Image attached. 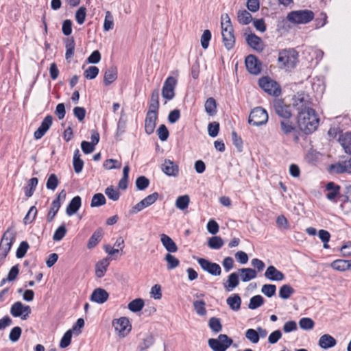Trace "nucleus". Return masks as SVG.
<instances>
[{"label":"nucleus","instance_id":"nucleus-33","mask_svg":"<svg viewBox=\"0 0 351 351\" xmlns=\"http://www.w3.org/2000/svg\"><path fill=\"white\" fill-rule=\"evenodd\" d=\"M227 304L232 311H237L241 308V298L237 293L228 297L226 300Z\"/></svg>","mask_w":351,"mask_h":351},{"label":"nucleus","instance_id":"nucleus-15","mask_svg":"<svg viewBox=\"0 0 351 351\" xmlns=\"http://www.w3.org/2000/svg\"><path fill=\"white\" fill-rule=\"evenodd\" d=\"M222 40L224 46L227 50L232 49L235 44V37L234 35V29L221 28Z\"/></svg>","mask_w":351,"mask_h":351},{"label":"nucleus","instance_id":"nucleus-1","mask_svg":"<svg viewBox=\"0 0 351 351\" xmlns=\"http://www.w3.org/2000/svg\"><path fill=\"white\" fill-rule=\"evenodd\" d=\"M319 119L313 108L298 112L297 117L298 126L300 131L308 135L315 132L319 125Z\"/></svg>","mask_w":351,"mask_h":351},{"label":"nucleus","instance_id":"nucleus-11","mask_svg":"<svg viewBox=\"0 0 351 351\" xmlns=\"http://www.w3.org/2000/svg\"><path fill=\"white\" fill-rule=\"evenodd\" d=\"M197 263L204 271L212 276H219L221 274V268L220 265L216 263H213L204 258H198Z\"/></svg>","mask_w":351,"mask_h":351},{"label":"nucleus","instance_id":"nucleus-43","mask_svg":"<svg viewBox=\"0 0 351 351\" xmlns=\"http://www.w3.org/2000/svg\"><path fill=\"white\" fill-rule=\"evenodd\" d=\"M238 21L243 25H248L252 20V16L247 10H239L238 12Z\"/></svg>","mask_w":351,"mask_h":351},{"label":"nucleus","instance_id":"nucleus-32","mask_svg":"<svg viewBox=\"0 0 351 351\" xmlns=\"http://www.w3.org/2000/svg\"><path fill=\"white\" fill-rule=\"evenodd\" d=\"M239 284V274L236 272H233L228 276L226 283H224V287L226 291H230L237 287Z\"/></svg>","mask_w":351,"mask_h":351},{"label":"nucleus","instance_id":"nucleus-59","mask_svg":"<svg viewBox=\"0 0 351 351\" xmlns=\"http://www.w3.org/2000/svg\"><path fill=\"white\" fill-rule=\"evenodd\" d=\"M29 247V245L27 241H22L16 250V256L18 258H23L25 256Z\"/></svg>","mask_w":351,"mask_h":351},{"label":"nucleus","instance_id":"nucleus-13","mask_svg":"<svg viewBox=\"0 0 351 351\" xmlns=\"http://www.w3.org/2000/svg\"><path fill=\"white\" fill-rule=\"evenodd\" d=\"M112 326L119 335L124 337L131 330V325L130 324L129 319L125 317H121L116 319L112 322Z\"/></svg>","mask_w":351,"mask_h":351},{"label":"nucleus","instance_id":"nucleus-55","mask_svg":"<svg viewBox=\"0 0 351 351\" xmlns=\"http://www.w3.org/2000/svg\"><path fill=\"white\" fill-rule=\"evenodd\" d=\"M149 180L144 176H141L136 180V186L139 191L146 189L149 186Z\"/></svg>","mask_w":351,"mask_h":351},{"label":"nucleus","instance_id":"nucleus-39","mask_svg":"<svg viewBox=\"0 0 351 351\" xmlns=\"http://www.w3.org/2000/svg\"><path fill=\"white\" fill-rule=\"evenodd\" d=\"M206 112L210 115L213 116L217 113V102L213 97H209L206 99L204 104Z\"/></svg>","mask_w":351,"mask_h":351},{"label":"nucleus","instance_id":"nucleus-14","mask_svg":"<svg viewBox=\"0 0 351 351\" xmlns=\"http://www.w3.org/2000/svg\"><path fill=\"white\" fill-rule=\"evenodd\" d=\"M53 123V117L51 115H47L41 122L40 125L34 132V137L38 140L41 138L45 133L49 130Z\"/></svg>","mask_w":351,"mask_h":351},{"label":"nucleus","instance_id":"nucleus-53","mask_svg":"<svg viewBox=\"0 0 351 351\" xmlns=\"http://www.w3.org/2000/svg\"><path fill=\"white\" fill-rule=\"evenodd\" d=\"M245 338L252 343H257L260 339V335L256 330L253 328L247 329L245 332Z\"/></svg>","mask_w":351,"mask_h":351},{"label":"nucleus","instance_id":"nucleus-19","mask_svg":"<svg viewBox=\"0 0 351 351\" xmlns=\"http://www.w3.org/2000/svg\"><path fill=\"white\" fill-rule=\"evenodd\" d=\"M280 128L284 135L289 136L292 132H295L298 128L295 123L291 121V118H288L280 121Z\"/></svg>","mask_w":351,"mask_h":351},{"label":"nucleus","instance_id":"nucleus-48","mask_svg":"<svg viewBox=\"0 0 351 351\" xmlns=\"http://www.w3.org/2000/svg\"><path fill=\"white\" fill-rule=\"evenodd\" d=\"M193 308L196 313L200 316H204L206 314V303L204 300L194 301Z\"/></svg>","mask_w":351,"mask_h":351},{"label":"nucleus","instance_id":"nucleus-16","mask_svg":"<svg viewBox=\"0 0 351 351\" xmlns=\"http://www.w3.org/2000/svg\"><path fill=\"white\" fill-rule=\"evenodd\" d=\"M162 171L168 176L176 177L179 173V167L173 161L165 159L161 166Z\"/></svg>","mask_w":351,"mask_h":351},{"label":"nucleus","instance_id":"nucleus-52","mask_svg":"<svg viewBox=\"0 0 351 351\" xmlns=\"http://www.w3.org/2000/svg\"><path fill=\"white\" fill-rule=\"evenodd\" d=\"M59 184V180L54 173L50 174L47 178L46 187L47 189L54 191Z\"/></svg>","mask_w":351,"mask_h":351},{"label":"nucleus","instance_id":"nucleus-8","mask_svg":"<svg viewBox=\"0 0 351 351\" xmlns=\"http://www.w3.org/2000/svg\"><path fill=\"white\" fill-rule=\"evenodd\" d=\"M298 60V53L294 49L283 50L279 53L278 62L288 69L295 67Z\"/></svg>","mask_w":351,"mask_h":351},{"label":"nucleus","instance_id":"nucleus-34","mask_svg":"<svg viewBox=\"0 0 351 351\" xmlns=\"http://www.w3.org/2000/svg\"><path fill=\"white\" fill-rule=\"evenodd\" d=\"M241 272V278L243 282H248L256 277L257 273L252 268H241L239 269Z\"/></svg>","mask_w":351,"mask_h":351},{"label":"nucleus","instance_id":"nucleus-44","mask_svg":"<svg viewBox=\"0 0 351 351\" xmlns=\"http://www.w3.org/2000/svg\"><path fill=\"white\" fill-rule=\"evenodd\" d=\"M223 240L218 236L213 237L208 241V247L213 250L220 249L223 245Z\"/></svg>","mask_w":351,"mask_h":351},{"label":"nucleus","instance_id":"nucleus-20","mask_svg":"<svg viewBox=\"0 0 351 351\" xmlns=\"http://www.w3.org/2000/svg\"><path fill=\"white\" fill-rule=\"evenodd\" d=\"M293 106L296 107L299 111L306 110V108H312L311 107V102L308 101V96H305L304 94L299 95L297 97L293 99Z\"/></svg>","mask_w":351,"mask_h":351},{"label":"nucleus","instance_id":"nucleus-64","mask_svg":"<svg viewBox=\"0 0 351 351\" xmlns=\"http://www.w3.org/2000/svg\"><path fill=\"white\" fill-rule=\"evenodd\" d=\"M99 71L98 67L90 66L84 71V75L88 80H93L97 76Z\"/></svg>","mask_w":351,"mask_h":351},{"label":"nucleus","instance_id":"nucleus-45","mask_svg":"<svg viewBox=\"0 0 351 351\" xmlns=\"http://www.w3.org/2000/svg\"><path fill=\"white\" fill-rule=\"evenodd\" d=\"M23 304L21 302H16L14 303L10 308V313L14 317L22 318L23 317Z\"/></svg>","mask_w":351,"mask_h":351},{"label":"nucleus","instance_id":"nucleus-46","mask_svg":"<svg viewBox=\"0 0 351 351\" xmlns=\"http://www.w3.org/2000/svg\"><path fill=\"white\" fill-rule=\"evenodd\" d=\"M190 202V198L188 195L179 196L176 201V206L183 210L188 208Z\"/></svg>","mask_w":351,"mask_h":351},{"label":"nucleus","instance_id":"nucleus-25","mask_svg":"<svg viewBox=\"0 0 351 351\" xmlns=\"http://www.w3.org/2000/svg\"><path fill=\"white\" fill-rule=\"evenodd\" d=\"M158 115H152L146 113L145 119V131L148 135L152 134L155 130Z\"/></svg>","mask_w":351,"mask_h":351},{"label":"nucleus","instance_id":"nucleus-41","mask_svg":"<svg viewBox=\"0 0 351 351\" xmlns=\"http://www.w3.org/2000/svg\"><path fill=\"white\" fill-rule=\"evenodd\" d=\"M144 300L141 298H136L128 304V308L134 313L139 312L144 306Z\"/></svg>","mask_w":351,"mask_h":351},{"label":"nucleus","instance_id":"nucleus-22","mask_svg":"<svg viewBox=\"0 0 351 351\" xmlns=\"http://www.w3.org/2000/svg\"><path fill=\"white\" fill-rule=\"evenodd\" d=\"M118 76L117 68L114 66H110L104 73V83L106 86H109L113 83Z\"/></svg>","mask_w":351,"mask_h":351},{"label":"nucleus","instance_id":"nucleus-27","mask_svg":"<svg viewBox=\"0 0 351 351\" xmlns=\"http://www.w3.org/2000/svg\"><path fill=\"white\" fill-rule=\"evenodd\" d=\"M104 236V230L98 228L91 235L87 243V248L92 249L95 247L101 240Z\"/></svg>","mask_w":351,"mask_h":351},{"label":"nucleus","instance_id":"nucleus-49","mask_svg":"<svg viewBox=\"0 0 351 351\" xmlns=\"http://www.w3.org/2000/svg\"><path fill=\"white\" fill-rule=\"evenodd\" d=\"M37 213H38V211H37L36 206H31L30 208L29 209L27 213L26 214V215L25 216V217L23 219V223L25 225L32 223L34 221V219L36 217Z\"/></svg>","mask_w":351,"mask_h":351},{"label":"nucleus","instance_id":"nucleus-31","mask_svg":"<svg viewBox=\"0 0 351 351\" xmlns=\"http://www.w3.org/2000/svg\"><path fill=\"white\" fill-rule=\"evenodd\" d=\"M66 53L65 58L66 60L71 59L74 55L75 43L73 37H69L64 39Z\"/></svg>","mask_w":351,"mask_h":351},{"label":"nucleus","instance_id":"nucleus-63","mask_svg":"<svg viewBox=\"0 0 351 351\" xmlns=\"http://www.w3.org/2000/svg\"><path fill=\"white\" fill-rule=\"evenodd\" d=\"M231 134L233 145L236 147L238 152H241L243 150V144L242 138L237 134L235 131H232Z\"/></svg>","mask_w":351,"mask_h":351},{"label":"nucleus","instance_id":"nucleus-3","mask_svg":"<svg viewBox=\"0 0 351 351\" xmlns=\"http://www.w3.org/2000/svg\"><path fill=\"white\" fill-rule=\"evenodd\" d=\"M315 14L310 10H300L290 12L287 19L293 24H306L313 20Z\"/></svg>","mask_w":351,"mask_h":351},{"label":"nucleus","instance_id":"nucleus-62","mask_svg":"<svg viewBox=\"0 0 351 351\" xmlns=\"http://www.w3.org/2000/svg\"><path fill=\"white\" fill-rule=\"evenodd\" d=\"M72 339V330H67L62 337L60 342V347L61 348H65L68 347L71 342Z\"/></svg>","mask_w":351,"mask_h":351},{"label":"nucleus","instance_id":"nucleus-2","mask_svg":"<svg viewBox=\"0 0 351 351\" xmlns=\"http://www.w3.org/2000/svg\"><path fill=\"white\" fill-rule=\"evenodd\" d=\"M338 141L345 152L351 155V132H341L339 134ZM328 171L331 173H335L337 174L343 173H351V158L348 160L330 165Z\"/></svg>","mask_w":351,"mask_h":351},{"label":"nucleus","instance_id":"nucleus-18","mask_svg":"<svg viewBox=\"0 0 351 351\" xmlns=\"http://www.w3.org/2000/svg\"><path fill=\"white\" fill-rule=\"evenodd\" d=\"M247 44L254 50L261 52L264 49V45L261 38L255 34H250L246 37Z\"/></svg>","mask_w":351,"mask_h":351},{"label":"nucleus","instance_id":"nucleus-42","mask_svg":"<svg viewBox=\"0 0 351 351\" xmlns=\"http://www.w3.org/2000/svg\"><path fill=\"white\" fill-rule=\"evenodd\" d=\"M164 259L167 263V268L169 270L173 269L180 265V261L171 254L167 253Z\"/></svg>","mask_w":351,"mask_h":351},{"label":"nucleus","instance_id":"nucleus-6","mask_svg":"<svg viewBox=\"0 0 351 351\" xmlns=\"http://www.w3.org/2000/svg\"><path fill=\"white\" fill-rule=\"evenodd\" d=\"M268 121V114L262 107H256L250 112L248 123L254 126L265 125Z\"/></svg>","mask_w":351,"mask_h":351},{"label":"nucleus","instance_id":"nucleus-7","mask_svg":"<svg viewBox=\"0 0 351 351\" xmlns=\"http://www.w3.org/2000/svg\"><path fill=\"white\" fill-rule=\"evenodd\" d=\"M16 237L14 226L9 227L3 233L0 242V251L9 253Z\"/></svg>","mask_w":351,"mask_h":351},{"label":"nucleus","instance_id":"nucleus-30","mask_svg":"<svg viewBox=\"0 0 351 351\" xmlns=\"http://www.w3.org/2000/svg\"><path fill=\"white\" fill-rule=\"evenodd\" d=\"M330 266L335 270L339 271H345L348 269L351 270V262L347 260H335L331 263Z\"/></svg>","mask_w":351,"mask_h":351},{"label":"nucleus","instance_id":"nucleus-36","mask_svg":"<svg viewBox=\"0 0 351 351\" xmlns=\"http://www.w3.org/2000/svg\"><path fill=\"white\" fill-rule=\"evenodd\" d=\"M73 165L76 173H80L84 167V161L80 158V153L77 149L74 152Z\"/></svg>","mask_w":351,"mask_h":351},{"label":"nucleus","instance_id":"nucleus-10","mask_svg":"<svg viewBox=\"0 0 351 351\" xmlns=\"http://www.w3.org/2000/svg\"><path fill=\"white\" fill-rule=\"evenodd\" d=\"M247 71L252 75H257L261 73L262 62L253 54L248 55L245 60Z\"/></svg>","mask_w":351,"mask_h":351},{"label":"nucleus","instance_id":"nucleus-23","mask_svg":"<svg viewBox=\"0 0 351 351\" xmlns=\"http://www.w3.org/2000/svg\"><path fill=\"white\" fill-rule=\"evenodd\" d=\"M82 205V199L79 195L75 196L69 203L66 208V213L68 216H71L75 214Z\"/></svg>","mask_w":351,"mask_h":351},{"label":"nucleus","instance_id":"nucleus-28","mask_svg":"<svg viewBox=\"0 0 351 351\" xmlns=\"http://www.w3.org/2000/svg\"><path fill=\"white\" fill-rule=\"evenodd\" d=\"M326 189L329 191L326 197L329 200H334L339 195L341 186L333 182H329L326 185Z\"/></svg>","mask_w":351,"mask_h":351},{"label":"nucleus","instance_id":"nucleus-9","mask_svg":"<svg viewBox=\"0 0 351 351\" xmlns=\"http://www.w3.org/2000/svg\"><path fill=\"white\" fill-rule=\"evenodd\" d=\"M273 107L276 114L282 119L291 118L292 112L291 106L287 105L284 100L275 99L273 102Z\"/></svg>","mask_w":351,"mask_h":351},{"label":"nucleus","instance_id":"nucleus-56","mask_svg":"<svg viewBox=\"0 0 351 351\" xmlns=\"http://www.w3.org/2000/svg\"><path fill=\"white\" fill-rule=\"evenodd\" d=\"M67 230L65 227L64 223L60 226L55 231L53 235V240L55 241H59L62 240L66 235Z\"/></svg>","mask_w":351,"mask_h":351},{"label":"nucleus","instance_id":"nucleus-61","mask_svg":"<svg viewBox=\"0 0 351 351\" xmlns=\"http://www.w3.org/2000/svg\"><path fill=\"white\" fill-rule=\"evenodd\" d=\"M103 166L105 169L108 170L120 169L121 167V162L115 159H107L104 162Z\"/></svg>","mask_w":351,"mask_h":351},{"label":"nucleus","instance_id":"nucleus-4","mask_svg":"<svg viewBox=\"0 0 351 351\" xmlns=\"http://www.w3.org/2000/svg\"><path fill=\"white\" fill-rule=\"evenodd\" d=\"M258 86L269 95L278 97L282 92L280 84L269 76H263L258 81Z\"/></svg>","mask_w":351,"mask_h":351},{"label":"nucleus","instance_id":"nucleus-57","mask_svg":"<svg viewBox=\"0 0 351 351\" xmlns=\"http://www.w3.org/2000/svg\"><path fill=\"white\" fill-rule=\"evenodd\" d=\"M276 286L271 284H265L262 287L261 292L268 298H271L276 294Z\"/></svg>","mask_w":351,"mask_h":351},{"label":"nucleus","instance_id":"nucleus-5","mask_svg":"<svg viewBox=\"0 0 351 351\" xmlns=\"http://www.w3.org/2000/svg\"><path fill=\"white\" fill-rule=\"evenodd\" d=\"M232 343L233 340L225 334H220L217 338H210L208 341L213 351H226Z\"/></svg>","mask_w":351,"mask_h":351},{"label":"nucleus","instance_id":"nucleus-60","mask_svg":"<svg viewBox=\"0 0 351 351\" xmlns=\"http://www.w3.org/2000/svg\"><path fill=\"white\" fill-rule=\"evenodd\" d=\"M156 133L159 139L162 141H167L169 136V130L165 124H161L158 127V130H156Z\"/></svg>","mask_w":351,"mask_h":351},{"label":"nucleus","instance_id":"nucleus-38","mask_svg":"<svg viewBox=\"0 0 351 351\" xmlns=\"http://www.w3.org/2000/svg\"><path fill=\"white\" fill-rule=\"evenodd\" d=\"M295 292V289L290 285L285 284L280 287L279 289V297L283 300H287Z\"/></svg>","mask_w":351,"mask_h":351},{"label":"nucleus","instance_id":"nucleus-24","mask_svg":"<svg viewBox=\"0 0 351 351\" xmlns=\"http://www.w3.org/2000/svg\"><path fill=\"white\" fill-rule=\"evenodd\" d=\"M160 241L166 250L169 253H174L178 251V246L173 239L165 234L160 235Z\"/></svg>","mask_w":351,"mask_h":351},{"label":"nucleus","instance_id":"nucleus-40","mask_svg":"<svg viewBox=\"0 0 351 351\" xmlns=\"http://www.w3.org/2000/svg\"><path fill=\"white\" fill-rule=\"evenodd\" d=\"M264 302L265 299L262 295H254L250 298V303L248 304V308L252 310L256 309L261 306Z\"/></svg>","mask_w":351,"mask_h":351},{"label":"nucleus","instance_id":"nucleus-26","mask_svg":"<svg viewBox=\"0 0 351 351\" xmlns=\"http://www.w3.org/2000/svg\"><path fill=\"white\" fill-rule=\"evenodd\" d=\"M337 344L336 339L328 334L322 335L319 339L318 345L323 349L327 350Z\"/></svg>","mask_w":351,"mask_h":351},{"label":"nucleus","instance_id":"nucleus-50","mask_svg":"<svg viewBox=\"0 0 351 351\" xmlns=\"http://www.w3.org/2000/svg\"><path fill=\"white\" fill-rule=\"evenodd\" d=\"M114 27V19L112 13L110 11L106 12L105 19L104 22V30L106 32L112 29Z\"/></svg>","mask_w":351,"mask_h":351},{"label":"nucleus","instance_id":"nucleus-54","mask_svg":"<svg viewBox=\"0 0 351 351\" xmlns=\"http://www.w3.org/2000/svg\"><path fill=\"white\" fill-rule=\"evenodd\" d=\"M208 326L214 332H219L222 329V325L220 319L215 317L210 318Z\"/></svg>","mask_w":351,"mask_h":351},{"label":"nucleus","instance_id":"nucleus-17","mask_svg":"<svg viewBox=\"0 0 351 351\" xmlns=\"http://www.w3.org/2000/svg\"><path fill=\"white\" fill-rule=\"evenodd\" d=\"M109 298V294L104 289L97 288L93 290L90 296V300L97 304H104Z\"/></svg>","mask_w":351,"mask_h":351},{"label":"nucleus","instance_id":"nucleus-47","mask_svg":"<svg viewBox=\"0 0 351 351\" xmlns=\"http://www.w3.org/2000/svg\"><path fill=\"white\" fill-rule=\"evenodd\" d=\"M106 202V197L102 193H98L93 196L90 206L91 207H99L104 205Z\"/></svg>","mask_w":351,"mask_h":351},{"label":"nucleus","instance_id":"nucleus-29","mask_svg":"<svg viewBox=\"0 0 351 351\" xmlns=\"http://www.w3.org/2000/svg\"><path fill=\"white\" fill-rule=\"evenodd\" d=\"M109 264V261L107 258H103L96 263L95 275L97 278H101L104 276Z\"/></svg>","mask_w":351,"mask_h":351},{"label":"nucleus","instance_id":"nucleus-51","mask_svg":"<svg viewBox=\"0 0 351 351\" xmlns=\"http://www.w3.org/2000/svg\"><path fill=\"white\" fill-rule=\"evenodd\" d=\"M300 327L305 330H309L314 328L315 322L309 317L301 318L299 321Z\"/></svg>","mask_w":351,"mask_h":351},{"label":"nucleus","instance_id":"nucleus-35","mask_svg":"<svg viewBox=\"0 0 351 351\" xmlns=\"http://www.w3.org/2000/svg\"><path fill=\"white\" fill-rule=\"evenodd\" d=\"M38 180L37 178L34 177L29 180L27 186L24 187L25 195L27 197H30L33 195L36 186L38 185Z\"/></svg>","mask_w":351,"mask_h":351},{"label":"nucleus","instance_id":"nucleus-58","mask_svg":"<svg viewBox=\"0 0 351 351\" xmlns=\"http://www.w3.org/2000/svg\"><path fill=\"white\" fill-rule=\"evenodd\" d=\"M105 193L110 199L117 201L120 197V193L118 190H115L113 186H108L105 189Z\"/></svg>","mask_w":351,"mask_h":351},{"label":"nucleus","instance_id":"nucleus-21","mask_svg":"<svg viewBox=\"0 0 351 351\" xmlns=\"http://www.w3.org/2000/svg\"><path fill=\"white\" fill-rule=\"evenodd\" d=\"M265 276L267 279L273 281H280L285 279V274L273 265H270L267 267L265 273Z\"/></svg>","mask_w":351,"mask_h":351},{"label":"nucleus","instance_id":"nucleus-37","mask_svg":"<svg viewBox=\"0 0 351 351\" xmlns=\"http://www.w3.org/2000/svg\"><path fill=\"white\" fill-rule=\"evenodd\" d=\"M60 206L61 203L58 199H54L52 202L47 217V220L48 222H51L54 219V217L58 213Z\"/></svg>","mask_w":351,"mask_h":351},{"label":"nucleus","instance_id":"nucleus-12","mask_svg":"<svg viewBox=\"0 0 351 351\" xmlns=\"http://www.w3.org/2000/svg\"><path fill=\"white\" fill-rule=\"evenodd\" d=\"M177 84V80L173 77H168L162 88V95L167 100H171L175 97V88Z\"/></svg>","mask_w":351,"mask_h":351}]
</instances>
